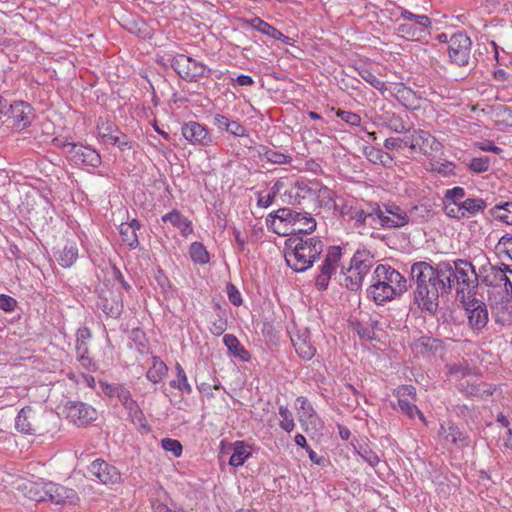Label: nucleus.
Returning a JSON list of instances; mask_svg holds the SVG:
<instances>
[{
	"label": "nucleus",
	"instance_id": "nucleus-47",
	"mask_svg": "<svg viewBox=\"0 0 512 512\" xmlns=\"http://www.w3.org/2000/svg\"><path fill=\"white\" fill-rule=\"evenodd\" d=\"M262 157L273 164H288L292 161L291 156L265 148L261 153Z\"/></svg>",
	"mask_w": 512,
	"mask_h": 512
},
{
	"label": "nucleus",
	"instance_id": "nucleus-43",
	"mask_svg": "<svg viewBox=\"0 0 512 512\" xmlns=\"http://www.w3.org/2000/svg\"><path fill=\"white\" fill-rule=\"evenodd\" d=\"M78 256V250L75 246H65L64 249L59 254V264L62 267L68 268L72 266Z\"/></svg>",
	"mask_w": 512,
	"mask_h": 512
},
{
	"label": "nucleus",
	"instance_id": "nucleus-49",
	"mask_svg": "<svg viewBox=\"0 0 512 512\" xmlns=\"http://www.w3.org/2000/svg\"><path fill=\"white\" fill-rule=\"evenodd\" d=\"M387 128L395 133L409 134L411 128H407L403 119L396 114H392L386 122Z\"/></svg>",
	"mask_w": 512,
	"mask_h": 512
},
{
	"label": "nucleus",
	"instance_id": "nucleus-17",
	"mask_svg": "<svg viewBox=\"0 0 512 512\" xmlns=\"http://www.w3.org/2000/svg\"><path fill=\"white\" fill-rule=\"evenodd\" d=\"M89 471L103 484H115L121 480V474L117 468L104 460L93 461L89 466Z\"/></svg>",
	"mask_w": 512,
	"mask_h": 512
},
{
	"label": "nucleus",
	"instance_id": "nucleus-61",
	"mask_svg": "<svg viewBox=\"0 0 512 512\" xmlns=\"http://www.w3.org/2000/svg\"><path fill=\"white\" fill-rule=\"evenodd\" d=\"M337 116L341 120H343L344 122H346L352 126H359L361 123V117L358 114L350 112V111L339 110L337 112Z\"/></svg>",
	"mask_w": 512,
	"mask_h": 512
},
{
	"label": "nucleus",
	"instance_id": "nucleus-56",
	"mask_svg": "<svg viewBox=\"0 0 512 512\" xmlns=\"http://www.w3.org/2000/svg\"><path fill=\"white\" fill-rule=\"evenodd\" d=\"M403 146L409 148L408 134H404L403 137H390L384 142V147L388 150L401 149Z\"/></svg>",
	"mask_w": 512,
	"mask_h": 512
},
{
	"label": "nucleus",
	"instance_id": "nucleus-16",
	"mask_svg": "<svg viewBox=\"0 0 512 512\" xmlns=\"http://www.w3.org/2000/svg\"><path fill=\"white\" fill-rule=\"evenodd\" d=\"M297 417L305 432L317 430L320 420L314 411L311 403L305 397L296 399Z\"/></svg>",
	"mask_w": 512,
	"mask_h": 512
},
{
	"label": "nucleus",
	"instance_id": "nucleus-62",
	"mask_svg": "<svg viewBox=\"0 0 512 512\" xmlns=\"http://www.w3.org/2000/svg\"><path fill=\"white\" fill-rule=\"evenodd\" d=\"M281 183L278 181L274 184V186L272 187V192L269 193L268 195L266 196H260L258 198V206L260 207H263V208H267L268 206H270L277 194V192L279 191V187H280Z\"/></svg>",
	"mask_w": 512,
	"mask_h": 512
},
{
	"label": "nucleus",
	"instance_id": "nucleus-45",
	"mask_svg": "<svg viewBox=\"0 0 512 512\" xmlns=\"http://www.w3.org/2000/svg\"><path fill=\"white\" fill-rule=\"evenodd\" d=\"M369 161L373 163H380L384 166H390L393 162L391 155L383 150L371 147L367 153Z\"/></svg>",
	"mask_w": 512,
	"mask_h": 512
},
{
	"label": "nucleus",
	"instance_id": "nucleus-51",
	"mask_svg": "<svg viewBox=\"0 0 512 512\" xmlns=\"http://www.w3.org/2000/svg\"><path fill=\"white\" fill-rule=\"evenodd\" d=\"M465 197V190L462 187H454L452 189H448L444 193L443 203H452V204H461L462 200Z\"/></svg>",
	"mask_w": 512,
	"mask_h": 512
},
{
	"label": "nucleus",
	"instance_id": "nucleus-58",
	"mask_svg": "<svg viewBox=\"0 0 512 512\" xmlns=\"http://www.w3.org/2000/svg\"><path fill=\"white\" fill-rule=\"evenodd\" d=\"M444 213L450 217L455 219H463L462 216V205L461 204H452L450 202L443 203Z\"/></svg>",
	"mask_w": 512,
	"mask_h": 512
},
{
	"label": "nucleus",
	"instance_id": "nucleus-52",
	"mask_svg": "<svg viewBox=\"0 0 512 512\" xmlns=\"http://www.w3.org/2000/svg\"><path fill=\"white\" fill-rule=\"evenodd\" d=\"M315 197L324 206H330L334 202L332 190L319 182H317V188L315 189Z\"/></svg>",
	"mask_w": 512,
	"mask_h": 512
},
{
	"label": "nucleus",
	"instance_id": "nucleus-44",
	"mask_svg": "<svg viewBox=\"0 0 512 512\" xmlns=\"http://www.w3.org/2000/svg\"><path fill=\"white\" fill-rule=\"evenodd\" d=\"M123 406L128 411L132 422L144 426V423L146 421L144 413L134 399H131L130 401H128V403H125Z\"/></svg>",
	"mask_w": 512,
	"mask_h": 512
},
{
	"label": "nucleus",
	"instance_id": "nucleus-20",
	"mask_svg": "<svg viewBox=\"0 0 512 512\" xmlns=\"http://www.w3.org/2000/svg\"><path fill=\"white\" fill-rule=\"evenodd\" d=\"M507 271L512 273V271L508 269V266L504 264L503 267L491 266L486 275L482 277V282L491 287L504 285L506 292L512 293V282L506 275Z\"/></svg>",
	"mask_w": 512,
	"mask_h": 512
},
{
	"label": "nucleus",
	"instance_id": "nucleus-4",
	"mask_svg": "<svg viewBox=\"0 0 512 512\" xmlns=\"http://www.w3.org/2000/svg\"><path fill=\"white\" fill-rule=\"evenodd\" d=\"M52 414L41 406H26L15 419V428L23 434L35 435L48 431V422Z\"/></svg>",
	"mask_w": 512,
	"mask_h": 512
},
{
	"label": "nucleus",
	"instance_id": "nucleus-48",
	"mask_svg": "<svg viewBox=\"0 0 512 512\" xmlns=\"http://www.w3.org/2000/svg\"><path fill=\"white\" fill-rule=\"evenodd\" d=\"M405 107H410V100L414 99V92L403 85H396L394 91L391 92Z\"/></svg>",
	"mask_w": 512,
	"mask_h": 512
},
{
	"label": "nucleus",
	"instance_id": "nucleus-21",
	"mask_svg": "<svg viewBox=\"0 0 512 512\" xmlns=\"http://www.w3.org/2000/svg\"><path fill=\"white\" fill-rule=\"evenodd\" d=\"M97 305L111 318H118L123 311V300L120 293L109 292L108 295H100Z\"/></svg>",
	"mask_w": 512,
	"mask_h": 512
},
{
	"label": "nucleus",
	"instance_id": "nucleus-42",
	"mask_svg": "<svg viewBox=\"0 0 512 512\" xmlns=\"http://www.w3.org/2000/svg\"><path fill=\"white\" fill-rule=\"evenodd\" d=\"M398 406L400 411L410 419H413L417 415L422 422H425L423 413L415 404L410 403L407 399H398Z\"/></svg>",
	"mask_w": 512,
	"mask_h": 512
},
{
	"label": "nucleus",
	"instance_id": "nucleus-57",
	"mask_svg": "<svg viewBox=\"0 0 512 512\" xmlns=\"http://www.w3.org/2000/svg\"><path fill=\"white\" fill-rule=\"evenodd\" d=\"M434 341L429 338H421L414 342L413 348L417 354H429L433 350Z\"/></svg>",
	"mask_w": 512,
	"mask_h": 512
},
{
	"label": "nucleus",
	"instance_id": "nucleus-18",
	"mask_svg": "<svg viewBox=\"0 0 512 512\" xmlns=\"http://www.w3.org/2000/svg\"><path fill=\"white\" fill-rule=\"evenodd\" d=\"M291 341L296 353L302 359L311 360L314 357L316 348L311 342L310 331L307 328L299 329L295 333H292Z\"/></svg>",
	"mask_w": 512,
	"mask_h": 512
},
{
	"label": "nucleus",
	"instance_id": "nucleus-11",
	"mask_svg": "<svg viewBox=\"0 0 512 512\" xmlns=\"http://www.w3.org/2000/svg\"><path fill=\"white\" fill-rule=\"evenodd\" d=\"M317 181L297 180L285 192L287 203L291 205H303L315 198Z\"/></svg>",
	"mask_w": 512,
	"mask_h": 512
},
{
	"label": "nucleus",
	"instance_id": "nucleus-13",
	"mask_svg": "<svg viewBox=\"0 0 512 512\" xmlns=\"http://www.w3.org/2000/svg\"><path fill=\"white\" fill-rule=\"evenodd\" d=\"M341 257L342 251L339 246H332L328 249L321 271L315 279V285L320 290H325L328 287L329 280L336 272Z\"/></svg>",
	"mask_w": 512,
	"mask_h": 512
},
{
	"label": "nucleus",
	"instance_id": "nucleus-31",
	"mask_svg": "<svg viewBox=\"0 0 512 512\" xmlns=\"http://www.w3.org/2000/svg\"><path fill=\"white\" fill-rule=\"evenodd\" d=\"M27 496L34 501L41 502L49 500L48 482H33L25 485Z\"/></svg>",
	"mask_w": 512,
	"mask_h": 512
},
{
	"label": "nucleus",
	"instance_id": "nucleus-29",
	"mask_svg": "<svg viewBox=\"0 0 512 512\" xmlns=\"http://www.w3.org/2000/svg\"><path fill=\"white\" fill-rule=\"evenodd\" d=\"M378 204L369 205L367 209H355L351 213V218L358 225H369L374 227L378 223L377 210Z\"/></svg>",
	"mask_w": 512,
	"mask_h": 512
},
{
	"label": "nucleus",
	"instance_id": "nucleus-55",
	"mask_svg": "<svg viewBox=\"0 0 512 512\" xmlns=\"http://www.w3.org/2000/svg\"><path fill=\"white\" fill-rule=\"evenodd\" d=\"M161 446L165 451L171 452L174 457H179L182 454V445L176 439L164 438L161 441Z\"/></svg>",
	"mask_w": 512,
	"mask_h": 512
},
{
	"label": "nucleus",
	"instance_id": "nucleus-24",
	"mask_svg": "<svg viewBox=\"0 0 512 512\" xmlns=\"http://www.w3.org/2000/svg\"><path fill=\"white\" fill-rule=\"evenodd\" d=\"M374 265V256L367 249H358L350 261V267L358 271L364 277L369 273Z\"/></svg>",
	"mask_w": 512,
	"mask_h": 512
},
{
	"label": "nucleus",
	"instance_id": "nucleus-5",
	"mask_svg": "<svg viewBox=\"0 0 512 512\" xmlns=\"http://www.w3.org/2000/svg\"><path fill=\"white\" fill-rule=\"evenodd\" d=\"M456 273V292L457 296L464 300L474 293L478 286V275L471 262L463 259L453 261Z\"/></svg>",
	"mask_w": 512,
	"mask_h": 512
},
{
	"label": "nucleus",
	"instance_id": "nucleus-8",
	"mask_svg": "<svg viewBox=\"0 0 512 512\" xmlns=\"http://www.w3.org/2000/svg\"><path fill=\"white\" fill-rule=\"evenodd\" d=\"M471 48L472 41L465 33H454L449 37L447 48L451 63L459 67L468 66L471 58Z\"/></svg>",
	"mask_w": 512,
	"mask_h": 512
},
{
	"label": "nucleus",
	"instance_id": "nucleus-28",
	"mask_svg": "<svg viewBox=\"0 0 512 512\" xmlns=\"http://www.w3.org/2000/svg\"><path fill=\"white\" fill-rule=\"evenodd\" d=\"M397 9L400 12V17L404 21L415 25L419 30L429 34V31L432 28V21L428 16L414 14L403 7H398Z\"/></svg>",
	"mask_w": 512,
	"mask_h": 512
},
{
	"label": "nucleus",
	"instance_id": "nucleus-60",
	"mask_svg": "<svg viewBox=\"0 0 512 512\" xmlns=\"http://www.w3.org/2000/svg\"><path fill=\"white\" fill-rule=\"evenodd\" d=\"M97 131L98 136L102 138L106 137L108 134H111L112 132L117 131V129L111 122L106 121L103 118H99L97 121Z\"/></svg>",
	"mask_w": 512,
	"mask_h": 512
},
{
	"label": "nucleus",
	"instance_id": "nucleus-33",
	"mask_svg": "<svg viewBox=\"0 0 512 512\" xmlns=\"http://www.w3.org/2000/svg\"><path fill=\"white\" fill-rule=\"evenodd\" d=\"M463 218H469L483 212L487 203L481 198H467L461 202Z\"/></svg>",
	"mask_w": 512,
	"mask_h": 512
},
{
	"label": "nucleus",
	"instance_id": "nucleus-25",
	"mask_svg": "<svg viewBox=\"0 0 512 512\" xmlns=\"http://www.w3.org/2000/svg\"><path fill=\"white\" fill-rule=\"evenodd\" d=\"M162 221L164 223L168 222L179 229L184 237L189 236L193 232L192 222L176 209H173L171 212L163 215Z\"/></svg>",
	"mask_w": 512,
	"mask_h": 512
},
{
	"label": "nucleus",
	"instance_id": "nucleus-37",
	"mask_svg": "<svg viewBox=\"0 0 512 512\" xmlns=\"http://www.w3.org/2000/svg\"><path fill=\"white\" fill-rule=\"evenodd\" d=\"M167 371L166 364L159 357H153L152 366L147 371L146 376L151 382L158 383L166 376Z\"/></svg>",
	"mask_w": 512,
	"mask_h": 512
},
{
	"label": "nucleus",
	"instance_id": "nucleus-6",
	"mask_svg": "<svg viewBox=\"0 0 512 512\" xmlns=\"http://www.w3.org/2000/svg\"><path fill=\"white\" fill-rule=\"evenodd\" d=\"M171 67L185 81L196 82L199 78L209 77L211 70L190 56L177 54L171 60Z\"/></svg>",
	"mask_w": 512,
	"mask_h": 512
},
{
	"label": "nucleus",
	"instance_id": "nucleus-14",
	"mask_svg": "<svg viewBox=\"0 0 512 512\" xmlns=\"http://www.w3.org/2000/svg\"><path fill=\"white\" fill-rule=\"evenodd\" d=\"M34 117L33 108L24 101H15L9 105L8 118L12 120V127L15 130L27 128Z\"/></svg>",
	"mask_w": 512,
	"mask_h": 512
},
{
	"label": "nucleus",
	"instance_id": "nucleus-19",
	"mask_svg": "<svg viewBox=\"0 0 512 512\" xmlns=\"http://www.w3.org/2000/svg\"><path fill=\"white\" fill-rule=\"evenodd\" d=\"M182 135L192 144L206 146L212 142L208 130L198 122H189L183 125Z\"/></svg>",
	"mask_w": 512,
	"mask_h": 512
},
{
	"label": "nucleus",
	"instance_id": "nucleus-10",
	"mask_svg": "<svg viewBox=\"0 0 512 512\" xmlns=\"http://www.w3.org/2000/svg\"><path fill=\"white\" fill-rule=\"evenodd\" d=\"M376 210L378 212V223L383 228H400L410 221L408 213L395 204H387L384 208L378 205Z\"/></svg>",
	"mask_w": 512,
	"mask_h": 512
},
{
	"label": "nucleus",
	"instance_id": "nucleus-27",
	"mask_svg": "<svg viewBox=\"0 0 512 512\" xmlns=\"http://www.w3.org/2000/svg\"><path fill=\"white\" fill-rule=\"evenodd\" d=\"M141 227L140 223L133 219L129 223H121L119 226V233L122 241L126 243L130 248H136L139 245L137 236V230Z\"/></svg>",
	"mask_w": 512,
	"mask_h": 512
},
{
	"label": "nucleus",
	"instance_id": "nucleus-50",
	"mask_svg": "<svg viewBox=\"0 0 512 512\" xmlns=\"http://www.w3.org/2000/svg\"><path fill=\"white\" fill-rule=\"evenodd\" d=\"M279 415L281 416L280 427L286 432H292L295 428V422L291 411L284 406L279 408Z\"/></svg>",
	"mask_w": 512,
	"mask_h": 512
},
{
	"label": "nucleus",
	"instance_id": "nucleus-32",
	"mask_svg": "<svg viewBox=\"0 0 512 512\" xmlns=\"http://www.w3.org/2000/svg\"><path fill=\"white\" fill-rule=\"evenodd\" d=\"M223 342L228 348L229 352L235 357H239L243 361H247L250 358L248 351L240 344L236 336L232 334H226L223 337Z\"/></svg>",
	"mask_w": 512,
	"mask_h": 512
},
{
	"label": "nucleus",
	"instance_id": "nucleus-64",
	"mask_svg": "<svg viewBox=\"0 0 512 512\" xmlns=\"http://www.w3.org/2000/svg\"><path fill=\"white\" fill-rule=\"evenodd\" d=\"M152 509L153 512H187L182 507H169L158 500L152 502Z\"/></svg>",
	"mask_w": 512,
	"mask_h": 512
},
{
	"label": "nucleus",
	"instance_id": "nucleus-59",
	"mask_svg": "<svg viewBox=\"0 0 512 512\" xmlns=\"http://www.w3.org/2000/svg\"><path fill=\"white\" fill-rule=\"evenodd\" d=\"M454 169H455V165L449 161L437 163V164L433 165V167H432L433 171L443 175L444 177H449L451 175H455Z\"/></svg>",
	"mask_w": 512,
	"mask_h": 512
},
{
	"label": "nucleus",
	"instance_id": "nucleus-9",
	"mask_svg": "<svg viewBox=\"0 0 512 512\" xmlns=\"http://www.w3.org/2000/svg\"><path fill=\"white\" fill-rule=\"evenodd\" d=\"M62 148L67 157L77 165L85 164L98 167L101 164L99 153L92 148L70 142H64Z\"/></svg>",
	"mask_w": 512,
	"mask_h": 512
},
{
	"label": "nucleus",
	"instance_id": "nucleus-46",
	"mask_svg": "<svg viewBox=\"0 0 512 512\" xmlns=\"http://www.w3.org/2000/svg\"><path fill=\"white\" fill-rule=\"evenodd\" d=\"M359 74L363 80H365L367 83H369L373 88L379 90L382 94H384L388 90L385 82L380 80L369 69H363V70L359 71Z\"/></svg>",
	"mask_w": 512,
	"mask_h": 512
},
{
	"label": "nucleus",
	"instance_id": "nucleus-41",
	"mask_svg": "<svg viewBox=\"0 0 512 512\" xmlns=\"http://www.w3.org/2000/svg\"><path fill=\"white\" fill-rule=\"evenodd\" d=\"M189 253L191 259L196 263L205 264L209 261V254L205 246L200 242H193Z\"/></svg>",
	"mask_w": 512,
	"mask_h": 512
},
{
	"label": "nucleus",
	"instance_id": "nucleus-35",
	"mask_svg": "<svg viewBox=\"0 0 512 512\" xmlns=\"http://www.w3.org/2000/svg\"><path fill=\"white\" fill-rule=\"evenodd\" d=\"M490 215L508 225H512V202L495 205L490 209Z\"/></svg>",
	"mask_w": 512,
	"mask_h": 512
},
{
	"label": "nucleus",
	"instance_id": "nucleus-7",
	"mask_svg": "<svg viewBox=\"0 0 512 512\" xmlns=\"http://www.w3.org/2000/svg\"><path fill=\"white\" fill-rule=\"evenodd\" d=\"M408 137L409 149L426 157H433L442 149V144L429 131L413 128Z\"/></svg>",
	"mask_w": 512,
	"mask_h": 512
},
{
	"label": "nucleus",
	"instance_id": "nucleus-34",
	"mask_svg": "<svg viewBox=\"0 0 512 512\" xmlns=\"http://www.w3.org/2000/svg\"><path fill=\"white\" fill-rule=\"evenodd\" d=\"M316 220L307 212L303 214L300 223L290 229L291 237L301 234H310L316 229Z\"/></svg>",
	"mask_w": 512,
	"mask_h": 512
},
{
	"label": "nucleus",
	"instance_id": "nucleus-12",
	"mask_svg": "<svg viewBox=\"0 0 512 512\" xmlns=\"http://www.w3.org/2000/svg\"><path fill=\"white\" fill-rule=\"evenodd\" d=\"M461 301L464 304L469 326L473 330L483 329L489 320L487 305L476 298Z\"/></svg>",
	"mask_w": 512,
	"mask_h": 512
},
{
	"label": "nucleus",
	"instance_id": "nucleus-23",
	"mask_svg": "<svg viewBox=\"0 0 512 512\" xmlns=\"http://www.w3.org/2000/svg\"><path fill=\"white\" fill-rule=\"evenodd\" d=\"M439 283H441L445 296L449 295L451 291L456 289V273L453 262H440L438 263Z\"/></svg>",
	"mask_w": 512,
	"mask_h": 512
},
{
	"label": "nucleus",
	"instance_id": "nucleus-63",
	"mask_svg": "<svg viewBox=\"0 0 512 512\" xmlns=\"http://www.w3.org/2000/svg\"><path fill=\"white\" fill-rule=\"evenodd\" d=\"M272 220L270 223L271 228L274 230L275 233L279 235H290V225H287L286 223L280 224V219L276 217V213L272 216Z\"/></svg>",
	"mask_w": 512,
	"mask_h": 512
},
{
	"label": "nucleus",
	"instance_id": "nucleus-30",
	"mask_svg": "<svg viewBox=\"0 0 512 512\" xmlns=\"http://www.w3.org/2000/svg\"><path fill=\"white\" fill-rule=\"evenodd\" d=\"M252 25L258 31H260L261 33H263L265 35H268L269 37H271L273 39L281 40L284 43L289 44V45H292L294 42L292 38L285 36L282 32L277 30L275 27H273L272 25H270L269 23L265 22L264 20H262L258 17L254 18L252 20Z\"/></svg>",
	"mask_w": 512,
	"mask_h": 512
},
{
	"label": "nucleus",
	"instance_id": "nucleus-54",
	"mask_svg": "<svg viewBox=\"0 0 512 512\" xmlns=\"http://www.w3.org/2000/svg\"><path fill=\"white\" fill-rule=\"evenodd\" d=\"M175 368L177 371V376H178V378H181V381L183 382V384L180 386V385H176L175 381H171L170 386L173 388H177V389L181 390L182 392H186L187 394H190L192 392V387L188 383L187 376H186L184 369L182 368V366L179 363L176 364Z\"/></svg>",
	"mask_w": 512,
	"mask_h": 512
},
{
	"label": "nucleus",
	"instance_id": "nucleus-2",
	"mask_svg": "<svg viewBox=\"0 0 512 512\" xmlns=\"http://www.w3.org/2000/svg\"><path fill=\"white\" fill-rule=\"evenodd\" d=\"M407 290L406 278L395 268L386 264L376 266L371 284L367 288V297L377 305H384Z\"/></svg>",
	"mask_w": 512,
	"mask_h": 512
},
{
	"label": "nucleus",
	"instance_id": "nucleus-40",
	"mask_svg": "<svg viewBox=\"0 0 512 512\" xmlns=\"http://www.w3.org/2000/svg\"><path fill=\"white\" fill-rule=\"evenodd\" d=\"M396 30L402 37L418 41L428 35L427 33L419 30L415 25L407 22L398 24Z\"/></svg>",
	"mask_w": 512,
	"mask_h": 512
},
{
	"label": "nucleus",
	"instance_id": "nucleus-15",
	"mask_svg": "<svg viewBox=\"0 0 512 512\" xmlns=\"http://www.w3.org/2000/svg\"><path fill=\"white\" fill-rule=\"evenodd\" d=\"M67 418L77 426H83L96 419V410L86 403L69 401L66 406Z\"/></svg>",
	"mask_w": 512,
	"mask_h": 512
},
{
	"label": "nucleus",
	"instance_id": "nucleus-39",
	"mask_svg": "<svg viewBox=\"0 0 512 512\" xmlns=\"http://www.w3.org/2000/svg\"><path fill=\"white\" fill-rule=\"evenodd\" d=\"M250 456L248 446L242 441H237L234 444V450L230 457L229 464L234 467H239L244 464L245 460Z\"/></svg>",
	"mask_w": 512,
	"mask_h": 512
},
{
	"label": "nucleus",
	"instance_id": "nucleus-36",
	"mask_svg": "<svg viewBox=\"0 0 512 512\" xmlns=\"http://www.w3.org/2000/svg\"><path fill=\"white\" fill-rule=\"evenodd\" d=\"M342 273L344 274V286L350 291H358L364 281V276L360 274L358 271H355L350 266L344 270L342 269Z\"/></svg>",
	"mask_w": 512,
	"mask_h": 512
},
{
	"label": "nucleus",
	"instance_id": "nucleus-53",
	"mask_svg": "<svg viewBox=\"0 0 512 512\" xmlns=\"http://www.w3.org/2000/svg\"><path fill=\"white\" fill-rule=\"evenodd\" d=\"M468 166L475 173L486 172L490 167V158L487 156L472 158Z\"/></svg>",
	"mask_w": 512,
	"mask_h": 512
},
{
	"label": "nucleus",
	"instance_id": "nucleus-3",
	"mask_svg": "<svg viewBox=\"0 0 512 512\" xmlns=\"http://www.w3.org/2000/svg\"><path fill=\"white\" fill-rule=\"evenodd\" d=\"M324 244L318 237L292 236L285 241L284 256L295 272H304L323 252Z\"/></svg>",
	"mask_w": 512,
	"mask_h": 512
},
{
	"label": "nucleus",
	"instance_id": "nucleus-26",
	"mask_svg": "<svg viewBox=\"0 0 512 512\" xmlns=\"http://www.w3.org/2000/svg\"><path fill=\"white\" fill-rule=\"evenodd\" d=\"M439 434L448 442L457 446H468L467 435L456 425L449 423L447 426L441 424Z\"/></svg>",
	"mask_w": 512,
	"mask_h": 512
},
{
	"label": "nucleus",
	"instance_id": "nucleus-38",
	"mask_svg": "<svg viewBox=\"0 0 512 512\" xmlns=\"http://www.w3.org/2000/svg\"><path fill=\"white\" fill-rule=\"evenodd\" d=\"M305 212H297L290 208H282L276 211V217L280 219V224L290 225V229L300 223V219Z\"/></svg>",
	"mask_w": 512,
	"mask_h": 512
},
{
	"label": "nucleus",
	"instance_id": "nucleus-22",
	"mask_svg": "<svg viewBox=\"0 0 512 512\" xmlns=\"http://www.w3.org/2000/svg\"><path fill=\"white\" fill-rule=\"evenodd\" d=\"M48 493L49 501L55 504H75L79 500L75 490L53 482H48Z\"/></svg>",
	"mask_w": 512,
	"mask_h": 512
},
{
	"label": "nucleus",
	"instance_id": "nucleus-1",
	"mask_svg": "<svg viewBox=\"0 0 512 512\" xmlns=\"http://www.w3.org/2000/svg\"><path fill=\"white\" fill-rule=\"evenodd\" d=\"M411 281L415 284L414 300L417 305L431 314L439 307V298L445 296L438 278V264L432 266L427 262H416L411 266Z\"/></svg>",
	"mask_w": 512,
	"mask_h": 512
}]
</instances>
